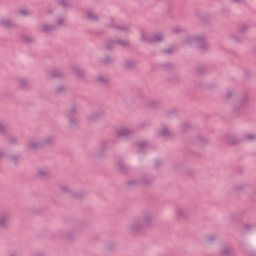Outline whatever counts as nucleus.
I'll list each match as a JSON object with an SVG mask.
<instances>
[{"label":"nucleus","instance_id":"obj_4","mask_svg":"<svg viewBox=\"0 0 256 256\" xmlns=\"http://www.w3.org/2000/svg\"><path fill=\"white\" fill-rule=\"evenodd\" d=\"M247 139H250V140L255 139V136H253V135H248V136H247Z\"/></svg>","mask_w":256,"mask_h":256},{"label":"nucleus","instance_id":"obj_5","mask_svg":"<svg viewBox=\"0 0 256 256\" xmlns=\"http://www.w3.org/2000/svg\"><path fill=\"white\" fill-rule=\"evenodd\" d=\"M21 15H26L27 13L25 11H20Z\"/></svg>","mask_w":256,"mask_h":256},{"label":"nucleus","instance_id":"obj_3","mask_svg":"<svg viewBox=\"0 0 256 256\" xmlns=\"http://www.w3.org/2000/svg\"><path fill=\"white\" fill-rule=\"evenodd\" d=\"M161 39H163V37H161V36H156L155 37V41H161Z\"/></svg>","mask_w":256,"mask_h":256},{"label":"nucleus","instance_id":"obj_2","mask_svg":"<svg viewBox=\"0 0 256 256\" xmlns=\"http://www.w3.org/2000/svg\"><path fill=\"white\" fill-rule=\"evenodd\" d=\"M9 221L10 218L7 215L0 217V227H6V225H9Z\"/></svg>","mask_w":256,"mask_h":256},{"label":"nucleus","instance_id":"obj_6","mask_svg":"<svg viewBox=\"0 0 256 256\" xmlns=\"http://www.w3.org/2000/svg\"><path fill=\"white\" fill-rule=\"evenodd\" d=\"M234 1H239V0H234Z\"/></svg>","mask_w":256,"mask_h":256},{"label":"nucleus","instance_id":"obj_1","mask_svg":"<svg viewBox=\"0 0 256 256\" xmlns=\"http://www.w3.org/2000/svg\"><path fill=\"white\" fill-rule=\"evenodd\" d=\"M151 221L150 218L144 217L141 219L140 222L133 225L134 229H138L139 227H143L144 225H149V222Z\"/></svg>","mask_w":256,"mask_h":256}]
</instances>
